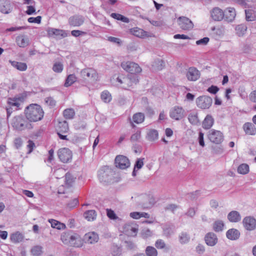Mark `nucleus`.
I'll return each mask as SVG.
<instances>
[{
	"label": "nucleus",
	"mask_w": 256,
	"mask_h": 256,
	"mask_svg": "<svg viewBox=\"0 0 256 256\" xmlns=\"http://www.w3.org/2000/svg\"><path fill=\"white\" fill-rule=\"evenodd\" d=\"M76 79L77 78L74 74H69L66 80L64 86L68 87L72 86L76 80Z\"/></svg>",
	"instance_id": "obj_40"
},
{
	"label": "nucleus",
	"mask_w": 256,
	"mask_h": 256,
	"mask_svg": "<svg viewBox=\"0 0 256 256\" xmlns=\"http://www.w3.org/2000/svg\"><path fill=\"white\" fill-rule=\"evenodd\" d=\"M84 22V18L81 15H74L68 19V24L73 26H79Z\"/></svg>",
	"instance_id": "obj_18"
},
{
	"label": "nucleus",
	"mask_w": 256,
	"mask_h": 256,
	"mask_svg": "<svg viewBox=\"0 0 256 256\" xmlns=\"http://www.w3.org/2000/svg\"><path fill=\"white\" fill-rule=\"evenodd\" d=\"M188 119L190 122L193 125H197L200 123L199 120L196 114H190L188 116Z\"/></svg>",
	"instance_id": "obj_46"
},
{
	"label": "nucleus",
	"mask_w": 256,
	"mask_h": 256,
	"mask_svg": "<svg viewBox=\"0 0 256 256\" xmlns=\"http://www.w3.org/2000/svg\"><path fill=\"white\" fill-rule=\"evenodd\" d=\"M242 128L246 134L254 136L256 134V128L252 122H246Z\"/></svg>",
	"instance_id": "obj_20"
},
{
	"label": "nucleus",
	"mask_w": 256,
	"mask_h": 256,
	"mask_svg": "<svg viewBox=\"0 0 256 256\" xmlns=\"http://www.w3.org/2000/svg\"><path fill=\"white\" fill-rule=\"evenodd\" d=\"M155 246L158 249H164L166 248V244L162 240L159 239L156 242Z\"/></svg>",
	"instance_id": "obj_51"
},
{
	"label": "nucleus",
	"mask_w": 256,
	"mask_h": 256,
	"mask_svg": "<svg viewBox=\"0 0 256 256\" xmlns=\"http://www.w3.org/2000/svg\"><path fill=\"white\" fill-rule=\"evenodd\" d=\"M112 172L108 166L102 167L98 171V178L101 182L107 184L110 182Z\"/></svg>",
	"instance_id": "obj_3"
},
{
	"label": "nucleus",
	"mask_w": 256,
	"mask_h": 256,
	"mask_svg": "<svg viewBox=\"0 0 256 256\" xmlns=\"http://www.w3.org/2000/svg\"><path fill=\"white\" fill-rule=\"evenodd\" d=\"M74 232L72 230H69L64 232L62 234L60 239L64 244L67 245L68 243H70V240Z\"/></svg>",
	"instance_id": "obj_30"
},
{
	"label": "nucleus",
	"mask_w": 256,
	"mask_h": 256,
	"mask_svg": "<svg viewBox=\"0 0 256 256\" xmlns=\"http://www.w3.org/2000/svg\"><path fill=\"white\" fill-rule=\"evenodd\" d=\"M146 256H157L158 251L152 246H148L145 250Z\"/></svg>",
	"instance_id": "obj_43"
},
{
	"label": "nucleus",
	"mask_w": 256,
	"mask_h": 256,
	"mask_svg": "<svg viewBox=\"0 0 256 256\" xmlns=\"http://www.w3.org/2000/svg\"><path fill=\"white\" fill-rule=\"evenodd\" d=\"M244 228L249 231L254 230L256 228V220L252 216L245 217L242 220Z\"/></svg>",
	"instance_id": "obj_13"
},
{
	"label": "nucleus",
	"mask_w": 256,
	"mask_h": 256,
	"mask_svg": "<svg viewBox=\"0 0 256 256\" xmlns=\"http://www.w3.org/2000/svg\"><path fill=\"white\" fill-rule=\"evenodd\" d=\"M41 16H38L36 18L30 17L28 20V21L30 23H36L40 24L41 22Z\"/></svg>",
	"instance_id": "obj_59"
},
{
	"label": "nucleus",
	"mask_w": 256,
	"mask_h": 256,
	"mask_svg": "<svg viewBox=\"0 0 256 256\" xmlns=\"http://www.w3.org/2000/svg\"><path fill=\"white\" fill-rule=\"evenodd\" d=\"M48 34L50 36H55L58 38H62L66 36L63 30L56 29L54 28H50L48 30Z\"/></svg>",
	"instance_id": "obj_24"
},
{
	"label": "nucleus",
	"mask_w": 256,
	"mask_h": 256,
	"mask_svg": "<svg viewBox=\"0 0 256 256\" xmlns=\"http://www.w3.org/2000/svg\"><path fill=\"white\" fill-rule=\"evenodd\" d=\"M155 203H156V201H155L154 199L152 196V197L150 198L149 203L148 204H142V207L144 208H150Z\"/></svg>",
	"instance_id": "obj_57"
},
{
	"label": "nucleus",
	"mask_w": 256,
	"mask_h": 256,
	"mask_svg": "<svg viewBox=\"0 0 256 256\" xmlns=\"http://www.w3.org/2000/svg\"><path fill=\"white\" fill-rule=\"evenodd\" d=\"M115 165L116 168L120 169H126L130 166V162L126 156L119 155L115 158Z\"/></svg>",
	"instance_id": "obj_11"
},
{
	"label": "nucleus",
	"mask_w": 256,
	"mask_h": 256,
	"mask_svg": "<svg viewBox=\"0 0 256 256\" xmlns=\"http://www.w3.org/2000/svg\"><path fill=\"white\" fill-rule=\"evenodd\" d=\"M184 110L180 106H175L170 112V116L176 120H182L184 117Z\"/></svg>",
	"instance_id": "obj_9"
},
{
	"label": "nucleus",
	"mask_w": 256,
	"mask_h": 256,
	"mask_svg": "<svg viewBox=\"0 0 256 256\" xmlns=\"http://www.w3.org/2000/svg\"><path fill=\"white\" fill-rule=\"evenodd\" d=\"M144 115L142 112H137L134 114L132 120L134 122L139 124L142 123L144 120Z\"/></svg>",
	"instance_id": "obj_38"
},
{
	"label": "nucleus",
	"mask_w": 256,
	"mask_h": 256,
	"mask_svg": "<svg viewBox=\"0 0 256 256\" xmlns=\"http://www.w3.org/2000/svg\"><path fill=\"white\" fill-rule=\"evenodd\" d=\"M108 40L112 42L117 44L118 45L120 46L122 44L121 40L118 38L114 37V36H108Z\"/></svg>",
	"instance_id": "obj_61"
},
{
	"label": "nucleus",
	"mask_w": 256,
	"mask_h": 256,
	"mask_svg": "<svg viewBox=\"0 0 256 256\" xmlns=\"http://www.w3.org/2000/svg\"><path fill=\"white\" fill-rule=\"evenodd\" d=\"M106 212L107 216L110 218L112 220H116L118 218L116 215L112 210L110 209H107Z\"/></svg>",
	"instance_id": "obj_62"
},
{
	"label": "nucleus",
	"mask_w": 256,
	"mask_h": 256,
	"mask_svg": "<svg viewBox=\"0 0 256 256\" xmlns=\"http://www.w3.org/2000/svg\"><path fill=\"white\" fill-rule=\"evenodd\" d=\"M224 20L228 22H232L236 16V11L234 8L229 7L226 8L224 12Z\"/></svg>",
	"instance_id": "obj_14"
},
{
	"label": "nucleus",
	"mask_w": 256,
	"mask_h": 256,
	"mask_svg": "<svg viewBox=\"0 0 256 256\" xmlns=\"http://www.w3.org/2000/svg\"><path fill=\"white\" fill-rule=\"evenodd\" d=\"M24 238V235L20 232H16L10 236V240L13 243L16 244L21 242Z\"/></svg>",
	"instance_id": "obj_27"
},
{
	"label": "nucleus",
	"mask_w": 256,
	"mask_h": 256,
	"mask_svg": "<svg viewBox=\"0 0 256 256\" xmlns=\"http://www.w3.org/2000/svg\"><path fill=\"white\" fill-rule=\"evenodd\" d=\"M83 244V240L80 235L74 232L70 240V243H68L67 245L76 248H80L82 246Z\"/></svg>",
	"instance_id": "obj_17"
},
{
	"label": "nucleus",
	"mask_w": 256,
	"mask_h": 256,
	"mask_svg": "<svg viewBox=\"0 0 256 256\" xmlns=\"http://www.w3.org/2000/svg\"><path fill=\"white\" fill-rule=\"evenodd\" d=\"M141 235L142 238H146L152 235V232L150 229L145 228L142 230Z\"/></svg>",
	"instance_id": "obj_53"
},
{
	"label": "nucleus",
	"mask_w": 256,
	"mask_h": 256,
	"mask_svg": "<svg viewBox=\"0 0 256 256\" xmlns=\"http://www.w3.org/2000/svg\"><path fill=\"white\" fill-rule=\"evenodd\" d=\"M79 202L78 198H74L67 204V206L70 208H73L78 205Z\"/></svg>",
	"instance_id": "obj_54"
},
{
	"label": "nucleus",
	"mask_w": 256,
	"mask_h": 256,
	"mask_svg": "<svg viewBox=\"0 0 256 256\" xmlns=\"http://www.w3.org/2000/svg\"><path fill=\"white\" fill-rule=\"evenodd\" d=\"M212 102V98L206 96H200L196 100L197 106L202 109L208 108L211 106Z\"/></svg>",
	"instance_id": "obj_7"
},
{
	"label": "nucleus",
	"mask_w": 256,
	"mask_h": 256,
	"mask_svg": "<svg viewBox=\"0 0 256 256\" xmlns=\"http://www.w3.org/2000/svg\"><path fill=\"white\" fill-rule=\"evenodd\" d=\"M42 248L40 246H36L31 249V253L34 256H40L42 253Z\"/></svg>",
	"instance_id": "obj_45"
},
{
	"label": "nucleus",
	"mask_w": 256,
	"mask_h": 256,
	"mask_svg": "<svg viewBox=\"0 0 256 256\" xmlns=\"http://www.w3.org/2000/svg\"><path fill=\"white\" fill-rule=\"evenodd\" d=\"M16 42L18 46L25 48L29 44V39L26 36L20 35L16 38Z\"/></svg>",
	"instance_id": "obj_21"
},
{
	"label": "nucleus",
	"mask_w": 256,
	"mask_h": 256,
	"mask_svg": "<svg viewBox=\"0 0 256 256\" xmlns=\"http://www.w3.org/2000/svg\"><path fill=\"white\" fill-rule=\"evenodd\" d=\"M46 103L50 106L53 108L56 106V101L52 97H47L45 98Z\"/></svg>",
	"instance_id": "obj_52"
},
{
	"label": "nucleus",
	"mask_w": 256,
	"mask_h": 256,
	"mask_svg": "<svg viewBox=\"0 0 256 256\" xmlns=\"http://www.w3.org/2000/svg\"><path fill=\"white\" fill-rule=\"evenodd\" d=\"M128 77L130 80V82L132 83V86L133 84H136L138 82V76L135 74H128Z\"/></svg>",
	"instance_id": "obj_56"
},
{
	"label": "nucleus",
	"mask_w": 256,
	"mask_h": 256,
	"mask_svg": "<svg viewBox=\"0 0 256 256\" xmlns=\"http://www.w3.org/2000/svg\"><path fill=\"white\" fill-rule=\"evenodd\" d=\"M190 238V234L186 232H182L178 236L179 242L182 244L188 243Z\"/></svg>",
	"instance_id": "obj_33"
},
{
	"label": "nucleus",
	"mask_w": 256,
	"mask_h": 256,
	"mask_svg": "<svg viewBox=\"0 0 256 256\" xmlns=\"http://www.w3.org/2000/svg\"><path fill=\"white\" fill-rule=\"evenodd\" d=\"M12 126L15 130L18 131H22L32 128V124L27 118L21 115L16 116L13 118Z\"/></svg>",
	"instance_id": "obj_2"
},
{
	"label": "nucleus",
	"mask_w": 256,
	"mask_h": 256,
	"mask_svg": "<svg viewBox=\"0 0 256 256\" xmlns=\"http://www.w3.org/2000/svg\"><path fill=\"white\" fill-rule=\"evenodd\" d=\"M12 64L14 68L20 71H24L27 68V65L24 62L14 61L12 62Z\"/></svg>",
	"instance_id": "obj_39"
},
{
	"label": "nucleus",
	"mask_w": 256,
	"mask_h": 256,
	"mask_svg": "<svg viewBox=\"0 0 256 256\" xmlns=\"http://www.w3.org/2000/svg\"><path fill=\"white\" fill-rule=\"evenodd\" d=\"M130 80L128 76L126 77H124V84L121 86V88L124 89H127L128 88L132 86V83Z\"/></svg>",
	"instance_id": "obj_49"
},
{
	"label": "nucleus",
	"mask_w": 256,
	"mask_h": 256,
	"mask_svg": "<svg viewBox=\"0 0 256 256\" xmlns=\"http://www.w3.org/2000/svg\"><path fill=\"white\" fill-rule=\"evenodd\" d=\"M226 236L228 239L234 240H238L240 238V232L236 229L231 228L227 231Z\"/></svg>",
	"instance_id": "obj_25"
},
{
	"label": "nucleus",
	"mask_w": 256,
	"mask_h": 256,
	"mask_svg": "<svg viewBox=\"0 0 256 256\" xmlns=\"http://www.w3.org/2000/svg\"><path fill=\"white\" fill-rule=\"evenodd\" d=\"M121 66L124 70L130 74H136L142 72V68L138 64L134 62H124L121 64Z\"/></svg>",
	"instance_id": "obj_5"
},
{
	"label": "nucleus",
	"mask_w": 256,
	"mask_h": 256,
	"mask_svg": "<svg viewBox=\"0 0 256 256\" xmlns=\"http://www.w3.org/2000/svg\"><path fill=\"white\" fill-rule=\"evenodd\" d=\"M247 28V26L245 24H238L235 28L236 34L239 36H243L246 33Z\"/></svg>",
	"instance_id": "obj_31"
},
{
	"label": "nucleus",
	"mask_w": 256,
	"mask_h": 256,
	"mask_svg": "<svg viewBox=\"0 0 256 256\" xmlns=\"http://www.w3.org/2000/svg\"><path fill=\"white\" fill-rule=\"evenodd\" d=\"M214 123V119L210 115H207L202 122V128L206 130L211 128Z\"/></svg>",
	"instance_id": "obj_28"
},
{
	"label": "nucleus",
	"mask_w": 256,
	"mask_h": 256,
	"mask_svg": "<svg viewBox=\"0 0 256 256\" xmlns=\"http://www.w3.org/2000/svg\"><path fill=\"white\" fill-rule=\"evenodd\" d=\"M48 222L51 224V226L58 230H64L66 228V225L54 219L48 220Z\"/></svg>",
	"instance_id": "obj_34"
},
{
	"label": "nucleus",
	"mask_w": 256,
	"mask_h": 256,
	"mask_svg": "<svg viewBox=\"0 0 256 256\" xmlns=\"http://www.w3.org/2000/svg\"><path fill=\"white\" fill-rule=\"evenodd\" d=\"M58 156L62 162L68 163L72 160V152L68 148H64L58 150Z\"/></svg>",
	"instance_id": "obj_6"
},
{
	"label": "nucleus",
	"mask_w": 256,
	"mask_h": 256,
	"mask_svg": "<svg viewBox=\"0 0 256 256\" xmlns=\"http://www.w3.org/2000/svg\"><path fill=\"white\" fill-rule=\"evenodd\" d=\"M129 32L138 38H142L146 34V32L138 27L130 28Z\"/></svg>",
	"instance_id": "obj_29"
},
{
	"label": "nucleus",
	"mask_w": 256,
	"mask_h": 256,
	"mask_svg": "<svg viewBox=\"0 0 256 256\" xmlns=\"http://www.w3.org/2000/svg\"><path fill=\"white\" fill-rule=\"evenodd\" d=\"M249 172V166L246 164H242L238 168V172L240 174H245Z\"/></svg>",
	"instance_id": "obj_44"
},
{
	"label": "nucleus",
	"mask_w": 256,
	"mask_h": 256,
	"mask_svg": "<svg viewBox=\"0 0 256 256\" xmlns=\"http://www.w3.org/2000/svg\"><path fill=\"white\" fill-rule=\"evenodd\" d=\"M200 195V190H196L194 192L190 193L188 194V197L190 198L191 200H194L198 198Z\"/></svg>",
	"instance_id": "obj_58"
},
{
	"label": "nucleus",
	"mask_w": 256,
	"mask_h": 256,
	"mask_svg": "<svg viewBox=\"0 0 256 256\" xmlns=\"http://www.w3.org/2000/svg\"><path fill=\"white\" fill-rule=\"evenodd\" d=\"M186 76L188 80L194 82L200 78V72L195 67H190L186 70Z\"/></svg>",
	"instance_id": "obj_8"
},
{
	"label": "nucleus",
	"mask_w": 256,
	"mask_h": 256,
	"mask_svg": "<svg viewBox=\"0 0 256 256\" xmlns=\"http://www.w3.org/2000/svg\"><path fill=\"white\" fill-rule=\"evenodd\" d=\"M110 16L114 19L120 20L126 23H128L130 22V20L128 18L124 16L119 14L112 13L110 14Z\"/></svg>",
	"instance_id": "obj_42"
},
{
	"label": "nucleus",
	"mask_w": 256,
	"mask_h": 256,
	"mask_svg": "<svg viewBox=\"0 0 256 256\" xmlns=\"http://www.w3.org/2000/svg\"><path fill=\"white\" fill-rule=\"evenodd\" d=\"M84 216L88 221H92L96 218V214L94 210H89L84 212Z\"/></svg>",
	"instance_id": "obj_35"
},
{
	"label": "nucleus",
	"mask_w": 256,
	"mask_h": 256,
	"mask_svg": "<svg viewBox=\"0 0 256 256\" xmlns=\"http://www.w3.org/2000/svg\"><path fill=\"white\" fill-rule=\"evenodd\" d=\"M228 219L230 222H237L240 220L241 216L238 211L232 210L228 214Z\"/></svg>",
	"instance_id": "obj_23"
},
{
	"label": "nucleus",
	"mask_w": 256,
	"mask_h": 256,
	"mask_svg": "<svg viewBox=\"0 0 256 256\" xmlns=\"http://www.w3.org/2000/svg\"><path fill=\"white\" fill-rule=\"evenodd\" d=\"M101 98L102 100L106 103L109 102L112 100L110 94L108 91L106 90L104 91L102 93Z\"/></svg>",
	"instance_id": "obj_47"
},
{
	"label": "nucleus",
	"mask_w": 256,
	"mask_h": 256,
	"mask_svg": "<svg viewBox=\"0 0 256 256\" xmlns=\"http://www.w3.org/2000/svg\"><path fill=\"white\" fill-rule=\"evenodd\" d=\"M224 226V224L222 220H217L213 224L212 228L216 232H220L223 230Z\"/></svg>",
	"instance_id": "obj_37"
},
{
	"label": "nucleus",
	"mask_w": 256,
	"mask_h": 256,
	"mask_svg": "<svg viewBox=\"0 0 256 256\" xmlns=\"http://www.w3.org/2000/svg\"><path fill=\"white\" fill-rule=\"evenodd\" d=\"M162 228L164 234L166 237H170L175 232V226L172 224H166Z\"/></svg>",
	"instance_id": "obj_26"
},
{
	"label": "nucleus",
	"mask_w": 256,
	"mask_h": 256,
	"mask_svg": "<svg viewBox=\"0 0 256 256\" xmlns=\"http://www.w3.org/2000/svg\"><path fill=\"white\" fill-rule=\"evenodd\" d=\"M80 76L84 79H96L97 78V72L94 69L91 68L82 70L80 72Z\"/></svg>",
	"instance_id": "obj_16"
},
{
	"label": "nucleus",
	"mask_w": 256,
	"mask_h": 256,
	"mask_svg": "<svg viewBox=\"0 0 256 256\" xmlns=\"http://www.w3.org/2000/svg\"><path fill=\"white\" fill-rule=\"evenodd\" d=\"M204 240L208 246H212L217 244L218 238L214 233L210 232L206 234Z\"/></svg>",
	"instance_id": "obj_19"
},
{
	"label": "nucleus",
	"mask_w": 256,
	"mask_h": 256,
	"mask_svg": "<svg viewBox=\"0 0 256 256\" xmlns=\"http://www.w3.org/2000/svg\"><path fill=\"white\" fill-rule=\"evenodd\" d=\"M246 19L247 21L250 22L254 20V16L252 14V11L251 10H246Z\"/></svg>",
	"instance_id": "obj_48"
},
{
	"label": "nucleus",
	"mask_w": 256,
	"mask_h": 256,
	"mask_svg": "<svg viewBox=\"0 0 256 256\" xmlns=\"http://www.w3.org/2000/svg\"><path fill=\"white\" fill-rule=\"evenodd\" d=\"M24 114L30 122H36L40 120L44 116V111L42 107L36 104H32L28 106Z\"/></svg>",
	"instance_id": "obj_1"
},
{
	"label": "nucleus",
	"mask_w": 256,
	"mask_h": 256,
	"mask_svg": "<svg viewBox=\"0 0 256 256\" xmlns=\"http://www.w3.org/2000/svg\"><path fill=\"white\" fill-rule=\"evenodd\" d=\"M141 132L140 131H137L136 133L132 134L130 137V140L132 142H136L140 138Z\"/></svg>",
	"instance_id": "obj_64"
},
{
	"label": "nucleus",
	"mask_w": 256,
	"mask_h": 256,
	"mask_svg": "<svg viewBox=\"0 0 256 256\" xmlns=\"http://www.w3.org/2000/svg\"><path fill=\"white\" fill-rule=\"evenodd\" d=\"M158 132L156 130H150L148 131L146 135V138L148 140L152 142L158 138Z\"/></svg>",
	"instance_id": "obj_36"
},
{
	"label": "nucleus",
	"mask_w": 256,
	"mask_h": 256,
	"mask_svg": "<svg viewBox=\"0 0 256 256\" xmlns=\"http://www.w3.org/2000/svg\"><path fill=\"white\" fill-rule=\"evenodd\" d=\"M63 115L66 119H72L74 118L75 112L73 108H67L64 110Z\"/></svg>",
	"instance_id": "obj_41"
},
{
	"label": "nucleus",
	"mask_w": 256,
	"mask_h": 256,
	"mask_svg": "<svg viewBox=\"0 0 256 256\" xmlns=\"http://www.w3.org/2000/svg\"><path fill=\"white\" fill-rule=\"evenodd\" d=\"M84 240L86 242L92 244L98 241V236L94 232H88L84 235Z\"/></svg>",
	"instance_id": "obj_22"
},
{
	"label": "nucleus",
	"mask_w": 256,
	"mask_h": 256,
	"mask_svg": "<svg viewBox=\"0 0 256 256\" xmlns=\"http://www.w3.org/2000/svg\"><path fill=\"white\" fill-rule=\"evenodd\" d=\"M178 23L182 30H190L194 28V24L186 16H180L177 20Z\"/></svg>",
	"instance_id": "obj_10"
},
{
	"label": "nucleus",
	"mask_w": 256,
	"mask_h": 256,
	"mask_svg": "<svg viewBox=\"0 0 256 256\" xmlns=\"http://www.w3.org/2000/svg\"><path fill=\"white\" fill-rule=\"evenodd\" d=\"M68 125L66 121L60 122L58 125V132L66 133L68 130Z\"/></svg>",
	"instance_id": "obj_32"
},
{
	"label": "nucleus",
	"mask_w": 256,
	"mask_h": 256,
	"mask_svg": "<svg viewBox=\"0 0 256 256\" xmlns=\"http://www.w3.org/2000/svg\"><path fill=\"white\" fill-rule=\"evenodd\" d=\"M8 104L10 106H14L17 108L20 106V104L16 102V99L15 98H8Z\"/></svg>",
	"instance_id": "obj_60"
},
{
	"label": "nucleus",
	"mask_w": 256,
	"mask_h": 256,
	"mask_svg": "<svg viewBox=\"0 0 256 256\" xmlns=\"http://www.w3.org/2000/svg\"><path fill=\"white\" fill-rule=\"evenodd\" d=\"M224 12L220 8L214 7L210 11V17L214 21H222L224 18Z\"/></svg>",
	"instance_id": "obj_12"
},
{
	"label": "nucleus",
	"mask_w": 256,
	"mask_h": 256,
	"mask_svg": "<svg viewBox=\"0 0 256 256\" xmlns=\"http://www.w3.org/2000/svg\"><path fill=\"white\" fill-rule=\"evenodd\" d=\"M52 70L56 72H61L63 70V65L60 62H56L54 64Z\"/></svg>",
	"instance_id": "obj_50"
},
{
	"label": "nucleus",
	"mask_w": 256,
	"mask_h": 256,
	"mask_svg": "<svg viewBox=\"0 0 256 256\" xmlns=\"http://www.w3.org/2000/svg\"><path fill=\"white\" fill-rule=\"evenodd\" d=\"M13 4L9 0H0V12L4 14H8L12 12Z\"/></svg>",
	"instance_id": "obj_15"
},
{
	"label": "nucleus",
	"mask_w": 256,
	"mask_h": 256,
	"mask_svg": "<svg viewBox=\"0 0 256 256\" xmlns=\"http://www.w3.org/2000/svg\"><path fill=\"white\" fill-rule=\"evenodd\" d=\"M208 139L215 144H221L224 139L223 134L220 130L214 129L210 130L207 134Z\"/></svg>",
	"instance_id": "obj_4"
},
{
	"label": "nucleus",
	"mask_w": 256,
	"mask_h": 256,
	"mask_svg": "<svg viewBox=\"0 0 256 256\" xmlns=\"http://www.w3.org/2000/svg\"><path fill=\"white\" fill-rule=\"evenodd\" d=\"M144 158H138L134 164V169L137 168L138 170H139L141 168L144 166Z\"/></svg>",
	"instance_id": "obj_55"
},
{
	"label": "nucleus",
	"mask_w": 256,
	"mask_h": 256,
	"mask_svg": "<svg viewBox=\"0 0 256 256\" xmlns=\"http://www.w3.org/2000/svg\"><path fill=\"white\" fill-rule=\"evenodd\" d=\"M209 38L208 37H204L201 38L196 42L197 45H206L209 42Z\"/></svg>",
	"instance_id": "obj_63"
}]
</instances>
